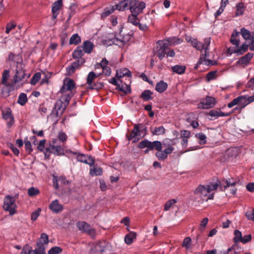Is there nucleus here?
Returning <instances> with one entry per match:
<instances>
[{
  "mask_svg": "<svg viewBox=\"0 0 254 254\" xmlns=\"http://www.w3.org/2000/svg\"><path fill=\"white\" fill-rule=\"evenodd\" d=\"M192 46L195 48L197 50L202 51L204 50V54H201L200 58L196 64L194 68L197 69L198 66L201 64H203L206 65H213L217 64V62L212 61L211 60H207L206 58L209 57V46L210 43V38H206L204 40V42L201 43L198 41L196 39L193 40Z\"/></svg>",
  "mask_w": 254,
  "mask_h": 254,
  "instance_id": "nucleus-1",
  "label": "nucleus"
},
{
  "mask_svg": "<svg viewBox=\"0 0 254 254\" xmlns=\"http://www.w3.org/2000/svg\"><path fill=\"white\" fill-rule=\"evenodd\" d=\"M218 187V183H211L206 186L200 185L194 190L195 194L199 195L200 197H204L207 196V199H213L214 197V194L211 193L207 195L212 190H216Z\"/></svg>",
  "mask_w": 254,
  "mask_h": 254,
  "instance_id": "nucleus-2",
  "label": "nucleus"
},
{
  "mask_svg": "<svg viewBox=\"0 0 254 254\" xmlns=\"http://www.w3.org/2000/svg\"><path fill=\"white\" fill-rule=\"evenodd\" d=\"M123 27L122 25H120L119 29V33L120 38L116 37V35L114 38L109 40H106L104 42V44H107L108 45H112V44L118 45L119 43H122L123 44H125L128 42L132 38V34H128L122 36L121 35V32H122Z\"/></svg>",
  "mask_w": 254,
  "mask_h": 254,
  "instance_id": "nucleus-3",
  "label": "nucleus"
},
{
  "mask_svg": "<svg viewBox=\"0 0 254 254\" xmlns=\"http://www.w3.org/2000/svg\"><path fill=\"white\" fill-rule=\"evenodd\" d=\"M71 97V94L67 95L64 99V103L61 100L57 101L52 112L51 115L56 118L59 116V114L62 115L65 111L67 106L68 105L69 101Z\"/></svg>",
  "mask_w": 254,
  "mask_h": 254,
  "instance_id": "nucleus-4",
  "label": "nucleus"
},
{
  "mask_svg": "<svg viewBox=\"0 0 254 254\" xmlns=\"http://www.w3.org/2000/svg\"><path fill=\"white\" fill-rule=\"evenodd\" d=\"M16 205L15 204V198L11 196L6 195L4 198L3 209L9 212L10 215L15 214Z\"/></svg>",
  "mask_w": 254,
  "mask_h": 254,
  "instance_id": "nucleus-5",
  "label": "nucleus"
},
{
  "mask_svg": "<svg viewBox=\"0 0 254 254\" xmlns=\"http://www.w3.org/2000/svg\"><path fill=\"white\" fill-rule=\"evenodd\" d=\"M138 0H130L129 9L131 14L138 15L142 12L143 10L145 8L146 4L143 1H140L137 4Z\"/></svg>",
  "mask_w": 254,
  "mask_h": 254,
  "instance_id": "nucleus-6",
  "label": "nucleus"
},
{
  "mask_svg": "<svg viewBox=\"0 0 254 254\" xmlns=\"http://www.w3.org/2000/svg\"><path fill=\"white\" fill-rule=\"evenodd\" d=\"M50 150V152L56 155H62L64 154V149L62 146L58 143L57 138L54 139L50 143V147L47 148V151Z\"/></svg>",
  "mask_w": 254,
  "mask_h": 254,
  "instance_id": "nucleus-7",
  "label": "nucleus"
},
{
  "mask_svg": "<svg viewBox=\"0 0 254 254\" xmlns=\"http://www.w3.org/2000/svg\"><path fill=\"white\" fill-rule=\"evenodd\" d=\"M97 77V76L93 71H91L88 73L87 77L88 89H90L91 90H98L103 87V84L101 83H93V80Z\"/></svg>",
  "mask_w": 254,
  "mask_h": 254,
  "instance_id": "nucleus-8",
  "label": "nucleus"
},
{
  "mask_svg": "<svg viewBox=\"0 0 254 254\" xmlns=\"http://www.w3.org/2000/svg\"><path fill=\"white\" fill-rule=\"evenodd\" d=\"M240 34L244 39L250 40V50L254 51V32H251L245 27H243L240 30Z\"/></svg>",
  "mask_w": 254,
  "mask_h": 254,
  "instance_id": "nucleus-9",
  "label": "nucleus"
},
{
  "mask_svg": "<svg viewBox=\"0 0 254 254\" xmlns=\"http://www.w3.org/2000/svg\"><path fill=\"white\" fill-rule=\"evenodd\" d=\"M216 103L215 99L210 96H206L205 98L201 100L197 105L199 109H208L213 108Z\"/></svg>",
  "mask_w": 254,
  "mask_h": 254,
  "instance_id": "nucleus-10",
  "label": "nucleus"
},
{
  "mask_svg": "<svg viewBox=\"0 0 254 254\" xmlns=\"http://www.w3.org/2000/svg\"><path fill=\"white\" fill-rule=\"evenodd\" d=\"M76 226L78 229L86 233L91 236H93L95 234V231L93 229L90 225L85 221H78L76 223Z\"/></svg>",
  "mask_w": 254,
  "mask_h": 254,
  "instance_id": "nucleus-11",
  "label": "nucleus"
},
{
  "mask_svg": "<svg viewBox=\"0 0 254 254\" xmlns=\"http://www.w3.org/2000/svg\"><path fill=\"white\" fill-rule=\"evenodd\" d=\"M249 47H250V43L247 44L245 43L238 47H229L227 49V52L230 55L236 53L238 56L241 55L248 51Z\"/></svg>",
  "mask_w": 254,
  "mask_h": 254,
  "instance_id": "nucleus-12",
  "label": "nucleus"
},
{
  "mask_svg": "<svg viewBox=\"0 0 254 254\" xmlns=\"http://www.w3.org/2000/svg\"><path fill=\"white\" fill-rule=\"evenodd\" d=\"M2 118L7 122V126L10 128L14 123V119L10 108H6L2 111Z\"/></svg>",
  "mask_w": 254,
  "mask_h": 254,
  "instance_id": "nucleus-13",
  "label": "nucleus"
},
{
  "mask_svg": "<svg viewBox=\"0 0 254 254\" xmlns=\"http://www.w3.org/2000/svg\"><path fill=\"white\" fill-rule=\"evenodd\" d=\"M76 60L73 62L71 65L66 67V71L68 74L71 75L74 73L75 70L79 68L85 62L84 58L76 59Z\"/></svg>",
  "mask_w": 254,
  "mask_h": 254,
  "instance_id": "nucleus-14",
  "label": "nucleus"
},
{
  "mask_svg": "<svg viewBox=\"0 0 254 254\" xmlns=\"http://www.w3.org/2000/svg\"><path fill=\"white\" fill-rule=\"evenodd\" d=\"M157 44L160 46V48L157 50V55L158 58L161 60L165 57L166 52L168 50L169 44L162 41H158Z\"/></svg>",
  "mask_w": 254,
  "mask_h": 254,
  "instance_id": "nucleus-15",
  "label": "nucleus"
},
{
  "mask_svg": "<svg viewBox=\"0 0 254 254\" xmlns=\"http://www.w3.org/2000/svg\"><path fill=\"white\" fill-rule=\"evenodd\" d=\"M139 126L140 125H139L138 124H135L131 133L126 134V137L128 140L130 141L132 139L133 143H135L138 141L139 138H138L137 136L141 135Z\"/></svg>",
  "mask_w": 254,
  "mask_h": 254,
  "instance_id": "nucleus-16",
  "label": "nucleus"
},
{
  "mask_svg": "<svg viewBox=\"0 0 254 254\" xmlns=\"http://www.w3.org/2000/svg\"><path fill=\"white\" fill-rule=\"evenodd\" d=\"M9 76L10 75L9 70H4L2 74L1 83L4 85L6 87L9 88L8 91L7 92V95H6V97L9 96L10 92L12 91V82L11 83L7 82V80Z\"/></svg>",
  "mask_w": 254,
  "mask_h": 254,
  "instance_id": "nucleus-17",
  "label": "nucleus"
},
{
  "mask_svg": "<svg viewBox=\"0 0 254 254\" xmlns=\"http://www.w3.org/2000/svg\"><path fill=\"white\" fill-rule=\"evenodd\" d=\"M25 71L23 69H16L15 74L12 81V90H14V86L17 82L22 81L25 78Z\"/></svg>",
  "mask_w": 254,
  "mask_h": 254,
  "instance_id": "nucleus-18",
  "label": "nucleus"
},
{
  "mask_svg": "<svg viewBox=\"0 0 254 254\" xmlns=\"http://www.w3.org/2000/svg\"><path fill=\"white\" fill-rule=\"evenodd\" d=\"M109 247V244L106 241H99L94 247V251L96 253H103Z\"/></svg>",
  "mask_w": 254,
  "mask_h": 254,
  "instance_id": "nucleus-19",
  "label": "nucleus"
},
{
  "mask_svg": "<svg viewBox=\"0 0 254 254\" xmlns=\"http://www.w3.org/2000/svg\"><path fill=\"white\" fill-rule=\"evenodd\" d=\"M76 158L78 161L88 164L90 166L93 165L95 163V160L93 157L83 154L78 155Z\"/></svg>",
  "mask_w": 254,
  "mask_h": 254,
  "instance_id": "nucleus-20",
  "label": "nucleus"
},
{
  "mask_svg": "<svg viewBox=\"0 0 254 254\" xmlns=\"http://www.w3.org/2000/svg\"><path fill=\"white\" fill-rule=\"evenodd\" d=\"M130 0H123L120 1L118 3L113 5L115 8V10H118L119 11H121L129 8Z\"/></svg>",
  "mask_w": 254,
  "mask_h": 254,
  "instance_id": "nucleus-21",
  "label": "nucleus"
},
{
  "mask_svg": "<svg viewBox=\"0 0 254 254\" xmlns=\"http://www.w3.org/2000/svg\"><path fill=\"white\" fill-rule=\"evenodd\" d=\"M75 84L72 79H69L67 82H64L63 85L62 86L60 92L62 93H64L67 91H71L74 88Z\"/></svg>",
  "mask_w": 254,
  "mask_h": 254,
  "instance_id": "nucleus-22",
  "label": "nucleus"
},
{
  "mask_svg": "<svg viewBox=\"0 0 254 254\" xmlns=\"http://www.w3.org/2000/svg\"><path fill=\"white\" fill-rule=\"evenodd\" d=\"M208 115L213 117L214 119H217L219 117H227L230 116V113H225L222 112L220 109L217 110L212 109L208 112Z\"/></svg>",
  "mask_w": 254,
  "mask_h": 254,
  "instance_id": "nucleus-23",
  "label": "nucleus"
},
{
  "mask_svg": "<svg viewBox=\"0 0 254 254\" xmlns=\"http://www.w3.org/2000/svg\"><path fill=\"white\" fill-rule=\"evenodd\" d=\"M49 208L54 213H58L63 209V206L59 204V201L56 199L53 201L49 205Z\"/></svg>",
  "mask_w": 254,
  "mask_h": 254,
  "instance_id": "nucleus-24",
  "label": "nucleus"
},
{
  "mask_svg": "<svg viewBox=\"0 0 254 254\" xmlns=\"http://www.w3.org/2000/svg\"><path fill=\"white\" fill-rule=\"evenodd\" d=\"M237 183V181L234 179H231L229 180H224L222 182H219L218 184V186L221 188L222 190L223 189L225 190L228 187L230 186H234Z\"/></svg>",
  "mask_w": 254,
  "mask_h": 254,
  "instance_id": "nucleus-25",
  "label": "nucleus"
},
{
  "mask_svg": "<svg viewBox=\"0 0 254 254\" xmlns=\"http://www.w3.org/2000/svg\"><path fill=\"white\" fill-rule=\"evenodd\" d=\"M254 54L253 53H248L244 56L241 57L237 62L238 64L247 65L253 57Z\"/></svg>",
  "mask_w": 254,
  "mask_h": 254,
  "instance_id": "nucleus-26",
  "label": "nucleus"
},
{
  "mask_svg": "<svg viewBox=\"0 0 254 254\" xmlns=\"http://www.w3.org/2000/svg\"><path fill=\"white\" fill-rule=\"evenodd\" d=\"M116 76L118 78H121L126 76L130 78L131 77V72L127 68H123L117 70Z\"/></svg>",
  "mask_w": 254,
  "mask_h": 254,
  "instance_id": "nucleus-27",
  "label": "nucleus"
},
{
  "mask_svg": "<svg viewBox=\"0 0 254 254\" xmlns=\"http://www.w3.org/2000/svg\"><path fill=\"white\" fill-rule=\"evenodd\" d=\"M168 88V84L163 80H160L156 83L155 90L160 93L164 92Z\"/></svg>",
  "mask_w": 254,
  "mask_h": 254,
  "instance_id": "nucleus-28",
  "label": "nucleus"
},
{
  "mask_svg": "<svg viewBox=\"0 0 254 254\" xmlns=\"http://www.w3.org/2000/svg\"><path fill=\"white\" fill-rule=\"evenodd\" d=\"M82 48L85 53L90 54L93 50L94 44L90 41L87 40L83 42Z\"/></svg>",
  "mask_w": 254,
  "mask_h": 254,
  "instance_id": "nucleus-29",
  "label": "nucleus"
},
{
  "mask_svg": "<svg viewBox=\"0 0 254 254\" xmlns=\"http://www.w3.org/2000/svg\"><path fill=\"white\" fill-rule=\"evenodd\" d=\"M136 233L134 232H130L126 235L125 237V242L127 245L131 244L134 240L136 239Z\"/></svg>",
  "mask_w": 254,
  "mask_h": 254,
  "instance_id": "nucleus-30",
  "label": "nucleus"
},
{
  "mask_svg": "<svg viewBox=\"0 0 254 254\" xmlns=\"http://www.w3.org/2000/svg\"><path fill=\"white\" fill-rule=\"evenodd\" d=\"M115 11L113 5L105 8L101 14V18L104 19L107 16L113 13Z\"/></svg>",
  "mask_w": 254,
  "mask_h": 254,
  "instance_id": "nucleus-31",
  "label": "nucleus"
},
{
  "mask_svg": "<svg viewBox=\"0 0 254 254\" xmlns=\"http://www.w3.org/2000/svg\"><path fill=\"white\" fill-rule=\"evenodd\" d=\"M153 92L149 90H145L143 91L140 96V98H142L145 101H148L153 99L152 96Z\"/></svg>",
  "mask_w": 254,
  "mask_h": 254,
  "instance_id": "nucleus-32",
  "label": "nucleus"
},
{
  "mask_svg": "<svg viewBox=\"0 0 254 254\" xmlns=\"http://www.w3.org/2000/svg\"><path fill=\"white\" fill-rule=\"evenodd\" d=\"M148 148L151 150L156 149L157 151L162 150V143L160 141H149Z\"/></svg>",
  "mask_w": 254,
  "mask_h": 254,
  "instance_id": "nucleus-33",
  "label": "nucleus"
},
{
  "mask_svg": "<svg viewBox=\"0 0 254 254\" xmlns=\"http://www.w3.org/2000/svg\"><path fill=\"white\" fill-rule=\"evenodd\" d=\"M32 254H46L45 246L36 243V248L34 250L32 249Z\"/></svg>",
  "mask_w": 254,
  "mask_h": 254,
  "instance_id": "nucleus-34",
  "label": "nucleus"
},
{
  "mask_svg": "<svg viewBox=\"0 0 254 254\" xmlns=\"http://www.w3.org/2000/svg\"><path fill=\"white\" fill-rule=\"evenodd\" d=\"M176 139L166 138L164 139L162 143V147H174L173 146L176 144Z\"/></svg>",
  "mask_w": 254,
  "mask_h": 254,
  "instance_id": "nucleus-35",
  "label": "nucleus"
},
{
  "mask_svg": "<svg viewBox=\"0 0 254 254\" xmlns=\"http://www.w3.org/2000/svg\"><path fill=\"white\" fill-rule=\"evenodd\" d=\"M186 66L182 65H176L172 67V71L179 74L184 73L186 71Z\"/></svg>",
  "mask_w": 254,
  "mask_h": 254,
  "instance_id": "nucleus-36",
  "label": "nucleus"
},
{
  "mask_svg": "<svg viewBox=\"0 0 254 254\" xmlns=\"http://www.w3.org/2000/svg\"><path fill=\"white\" fill-rule=\"evenodd\" d=\"M127 22L131 23L132 25L134 26H137V24H139V22H140V20L138 17V15H135L134 14H131L128 17Z\"/></svg>",
  "mask_w": 254,
  "mask_h": 254,
  "instance_id": "nucleus-37",
  "label": "nucleus"
},
{
  "mask_svg": "<svg viewBox=\"0 0 254 254\" xmlns=\"http://www.w3.org/2000/svg\"><path fill=\"white\" fill-rule=\"evenodd\" d=\"M49 243V236L46 233H42L40 238L38 239L37 243L40 244L42 246L47 245Z\"/></svg>",
  "mask_w": 254,
  "mask_h": 254,
  "instance_id": "nucleus-38",
  "label": "nucleus"
},
{
  "mask_svg": "<svg viewBox=\"0 0 254 254\" xmlns=\"http://www.w3.org/2000/svg\"><path fill=\"white\" fill-rule=\"evenodd\" d=\"M63 5V0H58L54 2L52 4V11L55 12H59L60 8L62 7Z\"/></svg>",
  "mask_w": 254,
  "mask_h": 254,
  "instance_id": "nucleus-39",
  "label": "nucleus"
},
{
  "mask_svg": "<svg viewBox=\"0 0 254 254\" xmlns=\"http://www.w3.org/2000/svg\"><path fill=\"white\" fill-rule=\"evenodd\" d=\"M167 42L166 43H169V46L171 45H178L181 44L183 42V40L181 38H177L175 37H170L168 38L166 40Z\"/></svg>",
  "mask_w": 254,
  "mask_h": 254,
  "instance_id": "nucleus-40",
  "label": "nucleus"
},
{
  "mask_svg": "<svg viewBox=\"0 0 254 254\" xmlns=\"http://www.w3.org/2000/svg\"><path fill=\"white\" fill-rule=\"evenodd\" d=\"M81 42V38L78 34H74L71 36L69 40L70 45H76Z\"/></svg>",
  "mask_w": 254,
  "mask_h": 254,
  "instance_id": "nucleus-41",
  "label": "nucleus"
},
{
  "mask_svg": "<svg viewBox=\"0 0 254 254\" xmlns=\"http://www.w3.org/2000/svg\"><path fill=\"white\" fill-rule=\"evenodd\" d=\"M83 53L81 47H77L72 53V57L73 59L83 58Z\"/></svg>",
  "mask_w": 254,
  "mask_h": 254,
  "instance_id": "nucleus-42",
  "label": "nucleus"
},
{
  "mask_svg": "<svg viewBox=\"0 0 254 254\" xmlns=\"http://www.w3.org/2000/svg\"><path fill=\"white\" fill-rule=\"evenodd\" d=\"M117 89L119 90L120 91H122L124 92L125 94H127L128 93H130L131 92V88L129 85L127 84V83L125 84V86H124V85H118V87H117Z\"/></svg>",
  "mask_w": 254,
  "mask_h": 254,
  "instance_id": "nucleus-43",
  "label": "nucleus"
},
{
  "mask_svg": "<svg viewBox=\"0 0 254 254\" xmlns=\"http://www.w3.org/2000/svg\"><path fill=\"white\" fill-rule=\"evenodd\" d=\"M28 99L25 93H21L19 94L17 100V103L21 106L24 105L27 102Z\"/></svg>",
  "mask_w": 254,
  "mask_h": 254,
  "instance_id": "nucleus-44",
  "label": "nucleus"
},
{
  "mask_svg": "<svg viewBox=\"0 0 254 254\" xmlns=\"http://www.w3.org/2000/svg\"><path fill=\"white\" fill-rule=\"evenodd\" d=\"M165 130L163 126H160L159 127H155L151 132L153 135H159L164 134L165 133Z\"/></svg>",
  "mask_w": 254,
  "mask_h": 254,
  "instance_id": "nucleus-45",
  "label": "nucleus"
},
{
  "mask_svg": "<svg viewBox=\"0 0 254 254\" xmlns=\"http://www.w3.org/2000/svg\"><path fill=\"white\" fill-rule=\"evenodd\" d=\"M237 11L235 13L236 16H238L239 15H243L244 10H245V6L243 3H239L236 5Z\"/></svg>",
  "mask_w": 254,
  "mask_h": 254,
  "instance_id": "nucleus-46",
  "label": "nucleus"
},
{
  "mask_svg": "<svg viewBox=\"0 0 254 254\" xmlns=\"http://www.w3.org/2000/svg\"><path fill=\"white\" fill-rule=\"evenodd\" d=\"M195 136L199 140V144H205L206 143V136L202 132H200L198 133H196L195 135Z\"/></svg>",
  "mask_w": 254,
  "mask_h": 254,
  "instance_id": "nucleus-47",
  "label": "nucleus"
},
{
  "mask_svg": "<svg viewBox=\"0 0 254 254\" xmlns=\"http://www.w3.org/2000/svg\"><path fill=\"white\" fill-rule=\"evenodd\" d=\"M58 141H59L63 145L65 143L67 139V135L63 131H60L58 133Z\"/></svg>",
  "mask_w": 254,
  "mask_h": 254,
  "instance_id": "nucleus-48",
  "label": "nucleus"
},
{
  "mask_svg": "<svg viewBox=\"0 0 254 254\" xmlns=\"http://www.w3.org/2000/svg\"><path fill=\"white\" fill-rule=\"evenodd\" d=\"M240 97H242V98L240 100V102L239 103V107L243 110L247 105L249 104V102H248L247 99V96H240Z\"/></svg>",
  "mask_w": 254,
  "mask_h": 254,
  "instance_id": "nucleus-49",
  "label": "nucleus"
},
{
  "mask_svg": "<svg viewBox=\"0 0 254 254\" xmlns=\"http://www.w3.org/2000/svg\"><path fill=\"white\" fill-rule=\"evenodd\" d=\"M102 168L101 167H94L90 170V174L92 176H99L102 175Z\"/></svg>",
  "mask_w": 254,
  "mask_h": 254,
  "instance_id": "nucleus-50",
  "label": "nucleus"
},
{
  "mask_svg": "<svg viewBox=\"0 0 254 254\" xmlns=\"http://www.w3.org/2000/svg\"><path fill=\"white\" fill-rule=\"evenodd\" d=\"M63 251V249L58 246H55L51 248L48 251V254H59Z\"/></svg>",
  "mask_w": 254,
  "mask_h": 254,
  "instance_id": "nucleus-51",
  "label": "nucleus"
},
{
  "mask_svg": "<svg viewBox=\"0 0 254 254\" xmlns=\"http://www.w3.org/2000/svg\"><path fill=\"white\" fill-rule=\"evenodd\" d=\"M234 235L235 237L233 239L234 242L236 243L241 242L242 239V233L240 231L236 230L234 231Z\"/></svg>",
  "mask_w": 254,
  "mask_h": 254,
  "instance_id": "nucleus-52",
  "label": "nucleus"
},
{
  "mask_svg": "<svg viewBox=\"0 0 254 254\" xmlns=\"http://www.w3.org/2000/svg\"><path fill=\"white\" fill-rule=\"evenodd\" d=\"M39 192V190L34 187H31L28 190V194L31 197L36 196L38 194Z\"/></svg>",
  "mask_w": 254,
  "mask_h": 254,
  "instance_id": "nucleus-53",
  "label": "nucleus"
},
{
  "mask_svg": "<svg viewBox=\"0 0 254 254\" xmlns=\"http://www.w3.org/2000/svg\"><path fill=\"white\" fill-rule=\"evenodd\" d=\"M177 201L175 199H172L168 200L165 204L164 210H169L170 207L172 206V205L175 204L176 203H177Z\"/></svg>",
  "mask_w": 254,
  "mask_h": 254,
  "instance_id": "nucleus-54",
  "label": "nucleus"
},
{
  "mask_svg": "<svg viewBox=\"0 0 254 254\" xmlns=\"http://www.w3.org/2000/svg\"><path fill=\"white\" fill-rule=\"evenodd\" d=\"M155 156L158 160L161 161H164L167 158L164 151L162 150L161 151H157L155 153Z\"/></svg>",
  "mask_w": 254,
  "mask_h": 254,
  "instance_id": "nucleus-55",
  "label": "nucleus"
},
{
  "mask_svg": "<svg viewBox=\"0 0 254 254\" xmlns=\"http://www.w3.org/2000/svg\"><path fill=\"white\" fill-rule=\"evenodd\" d=\"M76 7H77V5L75 3H72L70 4V6H69V10L70 11L69 14V16L67 18V21L69 20L72 16L74 14V13H75V10L76 9Z\"/></svg>",
  "mask_w": 254,
  "mask_h": 254,
  "instance_id": "nucleus-56",
  "label": "nucleus"
},
{
  "mask_svg": "<svg viewBox=\"0 0 254 254\" xmlns=\"http://www.w3.org/2000/svg\"><path fill=\"white\" fill-rule=\"evenodd\" d=\"M41 74L40 72H36L32 77L31 80V84L32 85H35L40 79Z\"/></svg>",
  "mask_w": 254,
  "mask_h": 254,
  "instance_id": "nucleus-57",
  "label": "nucleus"
},
{
  "mask_svg": "<svg viewBox=\"0 0 254 254\" xmlns=\"http://www.w3.org/2000/svg\"><path fill=\"white\" fill-rule=\"evenodd\" d=\"M16 26V24L14 23L13 21H11L9 23H8L6 24V27H5V33L6 34H9L10 31L14 29Z\"/></svg>",
  "mask_w": 254,
  "mask_h": 254,
  "instance_id": "nucleus-58",
  "label": "nucleus"
},
{
  "mask_svg": "<svg viewBox=\"0 0 254 254\" xmlns=\"http://www.w3.org/2000/svg\"><path fill=\"white\" fill-rule=\"evenodd\" d=\"M21 254H32V247L29 245H25L23 247Z\"/></svg>",
  "mask_w": 254,
  "mask_h": 254,
  "instance_id": "nucleus-59",
  "label": "nucleus"
},
{
  "mask_svg": "<svg viewBox=\"0 0 254 254\" xmlns=\"http://www.w3.org/2000/svg\"><path fill=\"white\" fill-rule=\"evenodd\" d=\"M41 211V209L40 208H38L37 210L33 211L31 215V219L32 221H35L37 219V218L40 215V212Z\"/></svg>",
  "mask_w": 254,
  "mask_h": 254,
  "instance_id": "nucleus-60",
  "label": "nucleus"
},
{
  "mask_svg": "<svg viewBox=\"0 0 254 254\" xmlns=\"http://www.w3.org/2000/svg\"><path fill=\"white\" fill-rule=\"evenodd\" d=\"M246 216L248 220L254 221V208L247 211L246 213Z\"/></svg>",
  "mask_w": 254,
  "mask_h": 254,
  "instance_id": "nucleus-61",
  "label": "nucleus"
},
{
  "mask_svg": "<svg viewBox=\"0 0 254 254\" xmlns=\"http://www.w3.org/2000/svg\"><path fill=\"white\" fill-rule=\"evenodd\" d=\"M191 241V240L190 237L185 238L183 241L182 247H185L187 249L190 248V244Z\"/></svg>",
  "mask_w": 254,
  "mask_h": 254,
  "instance_id": "nucleus-62",
  "label": "nucleus"
},
{
  "mask_svg": "<svg viewBox=\"0 0 254 254\" xmlns=\"http://www.w3.org/2000/svg\"><path fill=\"white\" fill-rule=\"evenodd\" d=\"M149 141H150L147 139H145L143 141H140L138 144V148L140 149H142L145 147L148 148Z\"/></svg>",
  "mask_w": 254,
  "mask_h": 254,
  "instance_id": "nucleus-63",
  "label": "nucleus"
},
{
  "mask_svg": "<svg viewBox=\"0 0 254 254\" xmlns=\"http://www.w3.org/2000/svg\"><path fill=\"white\" fill-rule=\"evenodd\" d=\"M217 73L216 71H211L209 72L206 75V78L207 81H210L215 79Z\"/></svg>",
  "mask_w": 254,
  "mask_h": 254,
  "instance_id": "nucleus-64",
  "label": "nucleus"
}]
</instances>
